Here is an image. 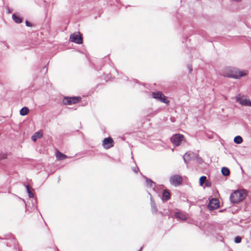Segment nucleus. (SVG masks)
Instances as JSON below:
<instances>
[{
    "instance_id": "28",
    "label": "nucleus",
    "mask_w": 251,
    "mask_h": 251,
    "mask_svg": "<svg viewBox=\"0 0 251 251\" xmlns=\"http://www.w3.org/2000/svg\"><path fill=\"white\" fill-rule=\"evenodd\" d=\"M25 25L27 26L30 27L31 26L32 24L28 21H26L25 22Z\"/></svg>"
},
{
    "instance_id": "6",
    "label": "nucleus",
    "mask_w": 251,
    "mask_h": 251,
    "mask_svg": "<svg viewBox=\"0 0 251 251\" xmlns=\"http://www.w3.org/2000/svg\"><path fill=\"white\" fill-rule=\"evenodd\" d=\"M169 180L172 185L177 186L182 183V178L178 175H175L170 177Z\"/></svg>"
},
{
    "instance_id": "11",
    "label": "nucleus",
    "mask_w": 251,
    "mask_h": 251,
    "mask_svg": "<svg viewBox=\"0 0 251 251\" xmlns=\"http://www.w3.org/2000/svg\"><path fill=\"white\" fill-rule=\"evenodd\" d=\"M236 100L237 102H239L242 105L251 106V101L250 99H242L241 97H237Z\"/></svg>"
},
{
    "instance_id": "21",
    "label": "nucleus",
    "mask_w": 251,
    "mask_h": 251,
    "mask_svg": "<svg viewBox=\"0 0 251 251\" xmlns=\"http://www.w3.org/2000/svg\"><path fill=\"white\" fill-rule=\"evenodd\" d=\"M234 142L236 144H239L242 143L243 139L240 136L237 135L234 137Z\"/></svg>"
},
{
    "instance_id": "29",
    "label": "nucleus",
    "mask_w": 251,
    "mask_h": 251,
    "mask_svg": "<svg viewBox=\"0 0 251 251\" xmlns=\"http://www.w3.org/2000/svg\"><path fill=\"white\" fill-rule=\"evenodd\" d=\"M205 185L207 187H209L210 186V182L208 181H206L205 183Z\"/></svg>"
},
{
    "instance_id": "14",
    "label": "nucleus",
    "mask_w": 251,
    "mask_h": 251,
    "mask_svg": "<svg viewBox=\"0 0 251 251\" xmlns=\"http://www.w3.org/2000/svg\"><path fill=\"white\" fill-rule=\"evenodd\" d=\"M12 19L17 24L21 23L23 21L22 18L18 14H13L12 15Z\"/></svg>"
},
{
    "instance_id": "22",
    "label": "nucleus",
    "mask_w": 251,
    "mask_h": 251,
    "mask_svg": "<svg viewBox=\"0 0 251 251\" xmlns=\"http://www.w3.org/2000/svg\"><path fill=\"white\" fill-rule=\"evenodd\" d=\"M25 187L26 188L27 193H28V197L30 198H33L34 197V194L31 191L29 186L28 185H25Z\"/></svg>"
},
{
    "instance_id": "31",
    "label": "nucleus",
    "mask_w": 251,
    "mask_h": 251,
    "mask_svg": "<svg viewBox=\"0 0 251 251\" xmlns=\"http://www.w3.org/2000/svg\"><path fill=\"white\" fill-rule=\"evenodd\" d=\"M142 249H143V248H142V247H141L138 251H142Z\"/></svg>"
},
{
    "instance_id": "4",
    "label": "nucleus",
    "mask_w": 251,
    "mask_h": 251,
    "mask_svg": "<svg viewBox=\"0 0 251 251\" xmlns=\"http://www.w3.org/2000/svg\"><path fill=\"white\" fill-rule=\"evenodd\" d=\"M70 40L77 44L83 43L82 37L79 32H75L70 35Z\"/></svg>"
},
{
    "instance_id": "15",
    "label": "nucleus",
    "mask_w": 251,
    "mask_h": 251,
    "mask_svg": "<svg viewBox=\"0 0 251 251\" xmlns=\"http://www.w3.org/2000/svg\"><path fill=\"white\" fill-rule=\"evenodd\" d=\"M170 197V194L167 190L163 191L162 199L163 201H168Z\"/></svg>"
},
{
    "instance_id": "9",
    "label": "nucleus",
    "mask_w": 251,
    "mask_h": 251,
    "mask_svg": "<svg viewBox=\"0 0 251 251\" xmlns=\"http://www.w3.org/2000/svg\"><path fill=\"white\" fill-rule=\"evenodd\" d=\"M102 146L105 149H110L114 146L113 140L110 137L104 138L102 141Z\"/></svg>"
},
{
    "instance_id": "30",
    "label": "nucleus",
    "mask_w": 251,
    "mask_h": 251,
    "mask_svg": "<svg viewBox=\"0 0 251 251\" xmlns=\"http://www.w3.org/2000/svg\"><path fill=\"white\" fill-rule=\"evenodd\" d=\"M188 68L189 69V72L190 73H191L192 71V67L191 66H188Z\"/></svg>"
},
{
    "instance_id": "32",
    "label": "nucleus",
    "mask_w": 251,
    "mask_h": 251,
    "mask_svg": "<svg viewBox=\"0 0 251 251\" xmlns=\"http://www.w3.org/2000/svg\"><path fill=\"white\" fill-rule=\"evenodd\" d=\"M45 69H46V71H47V68H46V66L44 67Z\"/></svg>"
},
{
    "instance_id": "17",
    "label": "nucleus",
    "mask_w": 251,
    "mask_h": 251,
    "mask_svg": "<svg viewBox=\"0 0 251 251\" xmlns=\"http://www.w3.org/2000/svg\"><path fill=\"white\" fill-rule=\"evenodd\" d=\"M151 205L152 213H156L158 210L157 207L154 202L152 200L151 198Z\"/></svg>"
},
{
    "instance_id": "33",
    "label": "nucleus",
    "mask_w": 251,
    "mask_h": 251,
    "mask_svg": "<svg viewBox=\"0 0 251 251\" xmlns=\"http://www.w3.org/2000/svg\"><path fill=\"white\" fill-rule=\"evenodd\" d=\"M134 81H135V82H136V83H137V82H138V80H135Z\"/></svg>"
},
{
    "instance_id": "25",
    "label": "nucleus",
    "mask_w": 251,
    "mask_h": 251,
    "mask_svg": "<svg viewBox=\"0 0 251 251\" xmlns=\"http://www.w3.org/2000/svg\"><path fill=\"white\" fill-rule=\"evenodd\" d=\"M195 159L197 160V161L199 163H201L202 162V160L201 158L199 157V155L198 154H197V156H195Z\"/></svg>"
},
{
    "instance_id": "1",
    "label": "nucleus",
    "mask_w": 251,
    "mask_h": 251,
    "mask_svg": "<svg viewBox=\"0 0 251 251\" xmlns=\"http://www.w3.org/2000/svg\"><path fill=\"white\" fill-rule=\"evenodd\" d=\"M248 73V71L247 70L241 71L237 68L227 66L223 68L220 74L224 77L238 79L247 75Z\"/></svg>"
},
{
    "instance_id": "3",
    "label": "nucleus",
    "mask_w": 251,
    "mask_h": 251,
    "mask_svg": "<svg viewBox=\"0 0 251 251\" xmlns=\"http://www.w3.org/2000/svg\"><path fill=\"white\" fill-rule=\"evenodd\" d=\"M81 100L80 97H65L63 99L62 102L65 105H72L79 102Z\"/></svg>"
},
{
    "instance_id": "16",
    "label": "nucleus",
    "mask_w": 251,
    "mask_h": 251,
    "mask_svg": "<svg viewBox=\"0 0 251 251\" xmlns=\"http://www.w3.org/2000/svg\"><path fill=\"white\" fill-rule=\"evenodd\" d=\"M56 157L59 160H64L68 157L66 155L61 153L59 151H57L56 153Z\"/></svg>"
},
{
    "instance_id": "5",
    "label": "nucleus",
    "mask_w": 251,
    "mask_h": 251,
    "mask_svg": "<svg viewBox=\"0 0 251 251\" xmlns=\"http://www.w3.org/2000/svg\"><path fill=\"white\" fill-rule=\"evenodd\" d=\"M184 139V136L180 134L173 135L170 138L171 142L176 146H178Z\"/></svg>"
},
{
    "instance_id": "8",
    "label": "nucleus",
    "mask_w": 251,
    "mask_h": 251,
    "mask_svg": "<svg viewBox=\"0 0 251 251\" xmlns=\"http://www.w3.org/2000/svg\"><path fill=\"white\" fill-rule=\"evenodd\" d=\"M219 207V201L217 199H212L210 200L207 207L209 210L212 211L218 208Z\"/></svg>"
},
{
    "instance_id": "10",
    "label": "nucleus",
    "mask_w": 251,
    "mask_h": 251,
    "mask_svg": "<svg viewBox=\"0 0 251 251\" xmlns=\"http://www.w3.org/2000/svg\"><path fill=\"white\" fill-rule=\"evenodd\" d=\"M195 156H197V153L193 152H187L183 155V159L186 164H187L188 161L195 159Z\"/></svg>"
},
{
    "instance_id": "13",
    "label": "nucleus",
    "mask_w": 251,
    "mask_h": 251,
    "mask_svg": "<svg viewBox=\"0 0 251 251\" xmlns=\"http://www.w3.org/2000/svg\"><path fill=\"white\" fill-rule=\"evenodd\" d=\"M143 177L146 180V183L147 187L150 188H154L155 187L156 183L154 182L146 176H144Z\"/></svg>"
},
{
    "instance_id": "23",
    "label": "nucleus",
    "mask_w": 251,
    "mask_h": 251,
    "mask_svg": "<svg viewBox=\"0 0 251 251\" xmlns=\"http://www.w3.org/2000/svg\"><path fill=\"white\" fill-rule=\"evenodd\" d=\"M206 177L205 176H201L199 179V183L200 186H202L204 183V181H206Z\"/></svg>"
},
{
    "instance_id": "12",
    "label": "nucleus",
    "mask_w": 251,
    "mask_h": 251,
    "mask_svg": "<svg viewBox=\"0 0 251 251\" xmlns=\"http://www.w3.org/2000/svg\"><path fill=\"white\" fill-rule=\"evenodd\" d=\"M175 217L182 221H185L187 219L185 214L181 212H176L175 213Z\"/></svg>"
},
{
    "instance_id": "19",
    "label": "nucleus",
    "mask_w": 251,
    "mask_h": 251,
    "mask_svg": "<svg viewBox=\"0 0 251 251\" xmlns=\"http://www.w3.org/2000/svg\"><path fill=\"white\" fill-rule=\"evenodd\" d=\"M29 111V109L27 107H23L20 110V114L22 116H25V115H27Z\"/></svg>"
},
{
    "instance_id": "26",
    "label": "nucleus",
    "mask_w": 251,
    "mask_h": 251,
    "mask_svg": "<svg viewBox=\"0 0 251 251\" xmlns=\"http://www.w3.org/2000/svg\"><path fill=\"white\" fill-rule=\"evenodd\" d=\"M158 112H159V110H155V111H153L152 113H151V114H149V116L150 117H152V116H153L154 115H155L157 114Z\"/></svg>"
},
{
    "instance_id": "7",
    "label": "nucleus",
    "mask_w": 251,
    "mask_h": 251,
    "mask_svg": "<svg viewBox=\"0 0 251 251\" xmlns=\"http://www.w3.org/2000/svg\"><path fill=\"white\" fill-rule=\"evenodd\" d=\"M152 96L154 99L159 100L165 103L168 104L169 102V101L167 100L165 96L161 92H152Z\"/></svg>"
},
{
    "instance_id": "2",
    "label": "nucleus",
    "mask_w": 251,
    "mask_h": 251,
    "mask_svg": "<svg viewBox=\"0 0 251 251\" xmlns=\"http://www.w3.org/2000/svg\"><path fill=\"white\" fill-rule=\"evenodd\" d=\"M246 197V194L242 191L235 190L230 196V201L233 203H238L243 200Z\"/></svg>"
},
{
    "instance_id": "27",
    "label": "nucleus",
    "mask_w": 251,
    "mask_h": 251,
    "mask_svg": "<svg viewBox=\"0 0 251 251\" xmlns=\"http://www.w3.org/2000/svg\"><path fill=\"white\" fill-rule=\"evenodd\" d=\"M132 170L135 173H137L138 171H139V168L137 166H136L135 167L132 168Z\"/></svg>"
},
{
    "instance_id": "24",
    "label": "nucleus",
    "mask_w": 251,
    "mask_h": 251,
    "mask_svg": "<svg viewBox=\"0 0 251 251\" xmlns=\"http://www.w3.org/2000/svg\"><path fill=\"white\" fill-rule=\"evenodd\" d=\"M242 238L240 236H237L234 239V242L236 243H239L241 242Z\"/></svg>"
},
{
    "instance_id": "18",
    "label": "nucleus",
    "mask_w": 251,
    "mask_h": 251,
    "mask_svg": "<svg viewBox=\"0 0 251 251\" xmlns=\"http://www.w3.org/2000/svg\"><path fill=\"white\" fill-rule=\"evenodd\" d=\"M221 172L223 176H228L230 174L229 169L226 167H223L221 169Z\"/></svg>"
},
{
    "instance_id": "20",
    "label": "nucleus",
    "mask_w": 251,
    "mask_h": 251,
    "mask_svg": "<svg viewBox=\"0 0 251 251\" xmlns=\"http://www.w3.org/2000/svg\"><path fill=\"white\" fill-rule=\"evenodd\" d=\"M43 136L42 133L40 132H36L32 136V140L35 141L37 138H41Z\"/></svg>"
}]
</instances>
